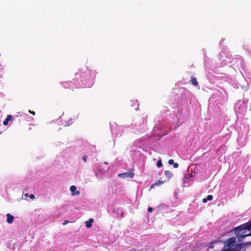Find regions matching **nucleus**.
Returning <instances> with one entry per match:
<instances>
[{
    "label": "nucleus",
    "mask_w": 251,
    "mask_h": 251,
    "mask_svg": "<svg viewBox=\"0 0 251 251\" xmlns=\"http://www.w3.org/2000/svg\"><path fill=\"white\" fill-rule=\"evenodd\" d=\"M235 231L236 236L238 238V241H242L246 237L250 235L251 234H246L247 230H251V225L248 226L241 225L236 227L234 229Z\"/></svg>",
    "instance_id": "1"
},
{
    "label": "nucleus",
    "mask_w": 251,
    "mask_h": 251,
    "mask_svg": "<svg viewBox=\"0 0 251 251\" xmlns=\"http://www.w3.org/2000/svg\"><path fill=\"white\" fill-rule=\"evenodd\" d=\"M236 242V238L234 237L228 239L226 241V245L225 246L226 249L224 251H238L235 249L237 247Z\"/></svg>",
    "instance_id": "2"
},
{
    "label": "nucleus",
    "mask_w": 251,
    "mask_h": 251,
    "mask_svg": "<svg viewBox=\"0 0 251 251\" xmlns=\"http://www.w3.org/2000/svg\"><path fill=\"white\" fill-rule=\"evenodd\" d=\"M70 189L73 196L78 195L80 194V192L76 190V188L75 185L71 186Z\"/></svg>",
    "instance_id": "3"
},
{
    "label": "nucleus",
    "mask_w": 251,
    "mask_h": 251,
    "mask_svg": "<svg viewBox=\"0 0 251 251\" xmlns=\"http://www.w3.org/2000/svg\"><path fill=\"white\" fill-rule=\"evenodd\" d=\"M7 219L6 221L8 223L11 224L13 222L14 220V217L12 215H11L10 213H8L6 215Z\"/></svg>",
    "instance_id": "4"
},
{
    "label": "nucleus",
    "mask_w": 251,
    "mask_h": 251,
    "mask_svg": "<svg viewBox=\"0 0 251 251\" xmlns=\"http://www.w3.org/2000/svg\"><path fill=\"white\" fill-rule=\"evenodd\" d=\"M94 222L93 219H90L88 221L85 222L86 226L87 228H90L92 227V223Z\"/></svg>",
    "instance_id": "5"
},
{
    "label": "nucleus",
    "mask_w": 251,
    "mask_h": 251,
    "mask_svg": "<svg viewBox=\"0 0 251 251\" xmlns=\"http://www.w3.org/2000/svg\"><path fill=\"white\" fill-rule=\"evenodd\" d=\"M12 119V116L10 115H8L5 120L3 121V124L4 125L6 126L8 124V122Z\"/></svg>",
    "instance_id": "6"
},
{
    "label": "nucleus",
    "mask_w": 251,
    "mask_h": 251,
    "mask_svg": "<svg viewBox=\"0 0 251 251\" xmlns=\"http://www.w3.org/2000/svg\"><path fill=\"white\" fill-rule=\"evenodd\" d=\"M168 163L170 165H173L175 168H177L178 167V164L177 163H174L173 159H170L168 161Z\"/></svg>",
    "instance_id": "7"
},
{
    "label": "nucleus",
    "mask_w": 251,
    "mask_h": 251,
    "mask_svg": "<svg viewBox=\"0 0 251 251\" xmlns=\"http://www.w3.org/2000/svg\"><path fill=\"white\" fill-rule=\"evenodd\" d=\"M165 182L163 181H161L160 180H159L158 181H157L156 182L154 183H153L151 185V188L152 189L154 187V186L155 185H160L162 184H163Z\"/></svg>",
    "instance_id": "8"
},
{
    "label": "nucleus",
    "mask_w": 251,
    "mask_h": 251,
    "mask_svg": "<svg viewBox=\"0 0 251 251\" xmlns=\"http://www.w3.org/2000/svg\"><path fill=\"white\" fill-rule=\"evenodd\" d=\"M165 175L168 179H170L173 176V174L170 171H165Z\"/></svg>",
    "instance_id": "9"
},
{
    "label": "nucleus",
    "mask_w": 251,
    "mask_h": 251,
    "mask_svg": "<svg viewBox=\"0 0 251 251\" xmlns=\"http://www.w3.org/2000/svg\"><path fill=\"white\" fill-rule=\"evenodd\" d=\"M191 83L194 86H197L198 84L197 79L195 77H194V76H191Z\"/></svg>",
    "instance_id": "10"
},
{
    "label": "nucleus",
    "mask_w": 251,
    "mask_h": 251,
    "mask_svg": "<svg viewBox=\"0 0 251 251\" xmlns=\"http://www.w3.org/2000/svg\"><path fill=\"white\" fill-rule=\"evenodd\" d=\"M69 83H71V81L69 82H63L62 84L63 85L64 87L66 89L68 86H69Z\"/></svg>",
    "instance_id": "11"
},
{
    "label": "nucleus",
    "mask_w": 251,
    "mask_h": 251,
    "mask_svg": "<svg viewBox=\"0 0 251 251\" xmlns=\"http://www.w3.org/2000/svg\"><path fill=\"white\" fill-rule=\"evenodd\" d=\"M156 165L158 167H161L162 166V163L160 159L157 161Z\"/></svg>",
    "instance_id": "12"
},
{
    "label": "nucleus",
    "mask_w": 251,
    "mask_h": 251,
    "mask_svg": "<svg viewBox=\"0 0 251 251\" xmlns=\"http://www.w3.org/2000/svg\"><path fill=\"white\" fill-rule=\"evenodd\" d=\"M213 198L212 195H209L207 196L206 199H207V201H211L213 199Z\"/></svg>",
    "instance_id": "13"
},
{
    "label": "nucleus",
    "mask_w": 251,
    "mask_h": 251,
    "mask_svg": "<svg viewBox=\"0 0 251 251\" xmlns=\"http://www.w3.org/2000/svg\"><path fill=\"white\" fill-rule=\"evenodd\" d=\"M87 156L86 155H84L82 157V160L84 161V162H86L87 161Z\"/></svg>",
    "instance_id": "14"
},
{
    "label": "nucleus",
    "mask_w": 251,
    "mask_h": 251,
    "mask_svg": "<svg viewBox=\"0 0 251 251\" xmlns=\"http://www.w3.org/2000/svg\"><path fill=\"white\" fill-rule=\"evenodd\" d=\"M152 210H153V209H152V207H149L148 208V212H151L152 211Z\"/></svg>",
    "instance_id": "15"
},
{
    "label": "nucleus",
    "mask_w": 251,
    "mask_h": 251,
    "mask_svg": "<svg viewBox=\"0 0 251 251\" xmlns=\"http://www.w3.org/2000/svg\"><path fill=\"white\" fill-rule=\"evenodd\" d=\"M29 198L31 199H34V198H35V196L33 194H31L29 195Z\"/></svg>",
    "instance_id": "16"
},
{
    "label": "nucleus",
    "mask_w": 251,
    "mask_h": 251,
    "mask_svg": "<svg viewBox=\"0 0 251 251\" xmlns=\"http://www.w3.org/2000/svg\"><path fill=\"white\" fill-rule=\"evenodd\" d=\"M70 222L69 221H67V220H66L64 221V222L63 223V225H67L68 223H69Z\"/></svg>",
    "instance_id": "17"
},
{
    "label": "nucleus",
    "mask_w": 251,
    "mask_h": 251,
    "mask_svg": "<svg viewBox=\"0 0 251 251\" xmlns=\"http://www.w3.org/2000/svg\"><path fill=\"white\" fill-rule=\"evenodd\" d=\"M202 201L204 203L206 202L207 201V199L206 198H204L202 200Z\"/></svg>",
    "instance_id": "18"
},
{
    "label": "nucleus",
    "mask_w": 251,
    "mask_h": 251,
    "mask_svg": "<svg viewBox=\"0 0 251 251\" xmlns=\"http://www.w3.org/2000/svg\"><path fill=\"white\" fill-rule=\"evenodd\" d=\"M29 112L33 115H35V112L34 111H31V110H29Z\"/></svg>",
    "instance_id": "19"
},
{
    "label": "nucleus",
    "mask_w": 251,
    "mask_h": 251,
    "mask_svg": "<svg viewBox=\"0 0 251 251\" xmlns=\"http://www.w3.org/2000/svg\"><path fill=\"white\" fill-rule=\"evenodd\" d=\"M25 198H27L28 197V194L27 193H26L25 194Z\"/></svg>",
    "instance_id": "20"
},
{
    "label": "nucleus",
    "mask_w": 251,
    "mask_h": 251,
    "mask_svg": "<svg viewBox=\"0 0 251 251\" xmlns=\"http://www.w3.org/2000/svg\"><path fill=\"white\" fill-rule=\"evenodd\" d=\"M125 174H120L119 175V176H121V175H125Z\"/></svg>",
    "instance_id": "21"
},
{
    "label": "nucleus",
    "mask_w": 251,
    "mask_h": 251,
    "mask_svg": "<svg viewBox=\"0 0 251 251\" xmlns=\"http://www.w3.org/2000/svg\"><path fill=\"white\" fill-rule=\"evenodd\" d=\"M133 176V174H131L129 176L131 177H132Z\"/></svg>",
    "instance_id": "22"
},
{
    "label": "nucleus",
    "mask_w": 251,
    "mask_h": 251,
    "mask_svg": "<svg viewBox=\"0 0 251 251\" xmlns=\"http://www.w3.org/2000/svg\"><path fill=\"white\" fill-rule=\"evenodd\" d=\"M104 164H108V163H107V162H104Z\"/></svg>",
    "instance_id": "23"
},
{
    "label": "nucleus",
    "mask_w": 251,
    "mask_h": 251,
    "mask_svg": "<svg viewBox=\"0 0 251 251\" xmlns=\"http://www.w3.org/2000/svg\"><path fill=\"white\" fill-rule=\"evenodd\" d=\"M250 179H251V176H250Z\"/></svg>",
    "instance_id": "24"
}]
</instances>
